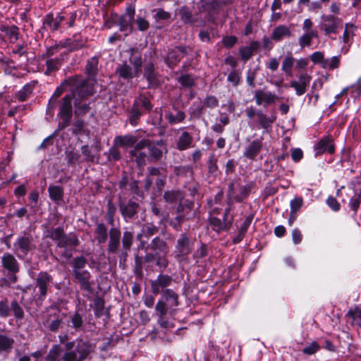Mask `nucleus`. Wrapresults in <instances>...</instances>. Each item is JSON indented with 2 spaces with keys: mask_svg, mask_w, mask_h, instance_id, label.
<instances>
[{
  "mask_svg": "<svg viewBox=\"0 0 361 361\" xmlns=\"http://www.w3.org/2000/svg\"><path fill=\"white\" fill-rule=\"evenodd\" d=\"M91 346L85 341L68 342L65 344L63 361H83L89 355Z\"/></svg>",
  "mask_w": 361,
  "mask_h": 361,
  "instance_id": "nucleus-1",
  "label": "nucleus"
},
{
  "mask_svg": "<svg viewBox=\"0 0 361 361\" xmlns=\"http://www.w3.org/2000/svg\"><path fill=\"white\" fill-rule=\"evenodd\" d=\"M178 304V295L173 290L167 289L164 292L161 300L157 303L155 310L162 318L168 312L171 313Z\"/></svg>",
  "mask_w": 361,
  "mask_h": 361,
  "instance_id": "nucleus-2",
  "label": "nucleus"
},
{
  "mask_svg": "<svg viewBox=\"0 0 361 361\" xmlns=\"http://www.w3.org/2000/svg\"><path fill=\"white\" fill-rule=\"evenodd\" d=\"M147 148L149 150L150 149L152 155L155 158H159L164 149V147L162 144H158V147H152L150 149V145L148 142L146 140H142L137 144L135 148L130 151V156L132 158H135V161H137L138 165H142L145 163V159L146 157L145 152H140V151L143 148Z\"/></svg>",
  "mask_w": 361,
  "mask_h": 361,
  "instance_id": "nucleus-3",
  "label": "nucleus"
},
{
  "mask_svg": "<svg viewBox=\"0 0 361 361\" xmlns=\"http://www.w3.org/2000/svg\"><path fill=\"white\" fill-rule=\"evenodd\" d=\"M130 62L133 67L130 68L127 64H123L117 68V71L119 73L120 76L125 79H130L133 77L137 76L141 73V58L137 54L132 55Z\"/></svg>",
  "mask_w": 361,
  "mask_h": 361,
  "instance_id": "nucleus-4",
  "label": "nucleus"
},
{
  "mask_svg": "<svg viewBox=\"0 0 361 361\" xmlns=\"http://www.w3.org/2000/svg\"><path fill=\"white\" fill-rule=\"evenodd\" d=\"M314 150L316 155L324 153L334 154L335 151L333 139L329 136L322 137L314 146Z\"/></svg>",
  "mask_w": 361,
  "mask_h": 361,
  "instance_id": "nucleus-5",
  "label": "nucleus"
},
{
  "mask_svg": "<svg viewBox=\"0 0 361 361\" xmlns=\"http://www.w3.org/2000/svg\"><path fill=\"white\" fill-rule=\"evenodd\" d=\"M322 20L324 30L326 35L336 33L338 29L340 28L342 25L341 18L332 16H323Z\"/></svg>",
  "mask_w": 361,
  "mask_h": 361,
  "instance_id": "nucleus-6",
  "label": "nucleus"
},
{
  "mask_svg": "<svg viewBox=\"0 0 361 361\" xmlns=\"http://www.w3.org/2000/svg\"><path fill=\"white\" fill-rule=\"evenodd\" d=\"M310 79L311 77L309 75L302 73L299 76L298 80H293L290 82V87L295 89L297 95H302L306 92Z\"/></svg>",
  "mask_w": 361,
  "mask_h": 361,
  "instance_id": "nucleus-7",
  "label": "nucleus"
},
{
  "mask_svg": "<svg viewBox=\"0 0 361 361\" xmlns=\"http://www.w3.org/2000/svg\"><path fill=\"white\" fill-rule=\"evenodd\" d=\"M255 102L258 105H269L276 99V96L269 92L257 90L255 93Z\"/></svg>",
  "mask_w": 361,
  "mask_h": 361,
  "instance_id": "nucleus-8",
  "label": "nucleus"
},
{
  "mask_svg": "<svg viewBox=\"0 0 361 361\" xmlns=\"http://www.w3.org/2000/svg\"><path fill=\"white\" fill-rule=\"evenodd\" d=\"M63 20V16L60 14L56 17H54L53 15H47L44 20V27L51 30H56Z\"/></svg>",
  "mask_w": 361,
  "mask_h": 361,
  "instance_id": "nucleus-9",
  "label": "nucleus"
},
{
  "mask_svg": "<svg viewBox=\"0 0 361 361\" xmlns=\"http://www.w3.org/2000/svg\"><path fill=\"white\" fill-rule=\"evenodd\" d=\"M71 96L66 95L63 99V103L60 109V115L65 122L68 121L72 111Z\"/></svg>",
  "mask_w": 361,
  "mask_h": 361,
  "instance_id": "nucleus-10",
  "label": "nucleus"
},
{
  "mask_svg": "<svg viewBox=\"0 0 361 361\" xmlns=\"http://www.w3.org/2000/svg\"><path fill=\"white\" fill-rule=\"evenodd\" d=\"M292 35L290 28L286 25H280L274 28L271 37L274 40L281 41L284 37H289Z\"/></svg>",
  "mask_w": 361,
  "mask_h": 361,
  "instance_id": "nucleus-11",
  "label": "nucleus"
},
{
  "mask_svg": "<svg viewBox=\"0 0 361 361\" xmlns=\"http://www.w3.org/2000/svg\"><path fill=\"white\" fill-rule=\"evenodd\" d=\"M317 37V31L304 32V34L299 37L298 43L301 48L310 47L311 45L312 40Z\"/></svg>",
  "mask_w": 361,
  "mask_h": 361,
  "instance_id": "nucleus-12",
  "label": "nucleus"
},
{
  "mask_svg": "<svg viewBox=\"0 0 361 361\" xmlns=\"http://www.w3.org/2000/svg\"><path fill=\"white\" fill-rule=\"evenodd\" d=\"M121 233L116 228H111L110 230V240L109 244V250L111 252H114L120 243Z\"/></svg>",
  "mask_w": 361,
  "mask_h": 361,
  "instance_id": "nucleus-13",
  "label": "nucleus"
},
{
  "mask_svg": "<svg viewBox=\"0 0 361 361\" xmlns=\"http://www.w3.org/2000/svg\"><path fill=\"white\" fill-rule=\"evenodd\" d=\"M65 348H62L59 345H54L48 355V361H63V353Z\"/></svg>",
  "mask_w": 361,
  "mask_h": 361,
  "instance_id": "nucleus-14",
  "label": "nucleus"
},
{
  "mask_svg": "<svg viewBox=\"0 0 361 361\" xmlns=\"http://www.w3.org/2000/svg\"><path fill=\"white\" fill-rule=\"evenodd\" d=\"M15 247L18 256H21V253L25 255L30 249V240L27 238H20L15 244Z\"/></svg>",
  "mask_w": 361,
  "mask_h": 361,
  "instance_id": "nucleus-15",
  "label": "nucleus"
},
{
  "mask_svg": "<svg viewBox=\"0 0 361 361\" xmlns=\"http://www.w3.org/2000/svg\"><path fill=\"white\" fill-rule=\"evenodd\" d=\"M2 263L7 269L16 271L18 270V264L16 259L11 255H5L2 257Z\"/></svg>",
  "mask_w": 361,
  "mask_h": 361,
  "instance_id": "nucleus-16",
  "label": "nucleus"
},
{
  "mask_svg": "<svg viewBox=\"0 0 361 361\" xmlns=\"http://www.w3.org/2000/svg\"><path fill=\"white\" fill-rule=\"evenodd\" d=\"M183 56V49L180 47H176L175 49L169 52L167 55L168 63L173 65L176 63Z\"/></svg>",
  "mask_w": 361,
  "mask_h": 361,
  "instance_id": "nucleus-17",
  "label": "nucleus"
},
{
  "mask_svg": "<svg viewBox=\"0 0 361 361\" xmlns=\"http://www.w3.org/2000/svg\"><path fill=\"white\" fill-rule=\"evenodd\" d=\"M192 142V137L188 133H183L177 142L178 148L180 150L188 149Z\"/></svg>",
  "mask_w": 361,
  "mask_h": 361,
  "instance_id": "nucleus-18",
  "label": "nucleus"
},
{
  "mask_svg": "<svg viewBox=\"0 0 361 361\" xmlns=\"http://www.w3.org/2000/svg\"><path fill=\"white\" fill-rule=\"evenodd\" d=\"M133 13H129L122 16L120 19V26L121 31H128L131 30Z\"/></svg>",
  "mask_w": 361,
  "mask_h": 361,
  "instance_id": "nucleus-19",
  "label": "nucleus"
},
{
  "mask_svg": "<svg viewBox=\"0 0 361 361\" xmlns=\"http://www.w3.org/2000/svg\"><path fill=\"white\" fill-rule=\"evenodd\" d=\"M51 277L47 274L43 273L39 275L37 279V286L39 288L42 295H45L47 293V284L49 283Z\"/></svg>",
  "mask_w": 361,
  "mask_h": 361,
  "instance_id": "nucleus-20",
  "label": "nucleus"
},
{
  "mask_svg": "<svg viewBox=\"0 0 361 361\" xmlns=\"http://www.w3.org/2000/svg\"><path fill=\"white\" fill-rule=\"evenodd\" d=\"M49 197L54 201H59L63 197V189L59 185H50L48 189Z\"/></svg>",
  "mask_w": 361,
  "mask_h": 361,
  "instance_id": "nucleus-21",
  "label": "nucleus"
},
{
  "mask_svg": "<svg viewBox=\"0 0 361 361\" xmlns=\"http://www.w3.org/2000/svg\"><path fill=\"white\" fill-rule=\"evenodd\" d=\"M115 142L117 145L129 147L133 145L135 143L136 139L134 136L128 135L123 137H116Z\"/></svg>",
  "mask_w": 361,
  "mask_h": 361,
  "instance_id": "nucleus-22",
  "label": "nucleus"
},
{
  "mask_svg": "<svg viewBox=\"0 0 361 361\" xmlns=\"http://www.w3.org/2000/svg\"><path fill=\"white\" fill-rule=\"evenodd\" d=\"M262 143L259 141L252 142L245 152V155L249 158H253L259 152Z\"/></svg>",
  "mask_w": 361,
  "mask_h": 361,
  "instance_id": "nucleus-23",
  "label": "nucleus"
},
{
  "mask_svg": "<svg viewBox=\"0 0 361 361\" xmlns=\"http://www.w3.org/2000/svg\"><path fill=\"white\" fill-rule=\"evenodd\" d=\"M96 238L99 243H104L107 239L106 228L104 224H99L97 225L96 231Z\"/></svg>",
  "mask_w": 361,
  "mask_h": 361,
  "instance_id": "nucleus-24",
  "label": "nucleus"
},
{
  "mask_svg": "<svg viewBox=\"0 0 361 361\" xmlns=\"http://www.w3.org/2000/svg\"><path fill=\"white\" fill-rule=\"evenodd\" d=\"M294 59L291 56H286L282 63L281 69L287 75H292V67L293 66Z\"/></svg>",
  "mask_w": 361,
  "mask_h": 361,
  "instance_id": "nucleus-25",
  "label": "nucleus"
},
{
  "mask_svg": "<svg viewBox=\"0 0 361 361\" xmlns=\"http://www.w3.org/2000/svg\"><path fill=\"white\" fill-rule=\"evenodd\" d=\"M13 340L4 335H0V351L11 348Z\"/></svg>",
  "mask_w": 361,
  "mask_h": 361,
  "instance_id": "nucleus-26",
  "label": "nucleus"
},
{
  "mask_svg": "<svg viewBox=\"0 0 361 361\" xmlns=\"http://www.w3.org/2000/svg\"><path fill=\"white\" fill-rule=\"evenodd\" d=\"M339 63L340 59L338 56H333L329 59H326L323 68L326 69H334L338 66Z\"/></svg>",
  "mask_w": 361,
  "mask_h": 361,
  "instance_id": "nucleus-27",
  "label": "nucleus"
},
{
  "mask_svg": "<svg viewBox=\"0 0 361 361\" xmlns=\"http://www.w3.org/2000/svg\"><path fill=\"white\" fill-rule=\"evenodd\" d=\"M177 248L180 255H184L188 252V239L183 237L178 241Z\"/></svg>",
  "mask_w": 361,
  "mask_h": 361,
  "instance_id": "nucleus-28",
  "label": "nucleus"
},
{
  "mask_svg": "<svg viewBox=\"0 0 361 361\" xmlns=\"http://www.w3.org/2000/svg\"><path fill=\"white\" fill-rule=\"evenodd\" d=\"M78 244V239L74 235H71L69 237H64L61 241L59 243L60 246H75Z\"/></svg>",
  "mask_w": 361,
  "mask_h": 361,
  "instance_id": "nucleus-29",
  "label": "nucleus"
},
{
  "mask_svg": "<svg viewBox=\"0 0 361 361\" xmlns=\"http://www.w3.org/2000/svg\"><path fill=\"white\" fill-rule=\"evenodd\" d=\"M310 59L313 63H319L323 68V65L325 62L326 59H324V56L322 52H321V51L314 52L311 55Z\"/></svg>",
  "mask_w": 361,
  "mask_h": 361,
  "instance_id": "nucleus-30",
  "label": "nucleus"
},
{
  "mask_svg": "<svg viewBox=\"0 0 361 361\" xmlns=\"http://www.w3.org/2000/svg\"><path fill=\"white\" fill-rule=\"evenodd\" d=\"M60 62L58 59H49L47 61L46 73L49 74L59 68Z\"/></svg>",
  "mask_w": 361,
  "mask_h": 361,
  "instance_id": "nucleus-31",
  "label": "nucleus"
},
{
  "mask_svg": "<svg viewBox=\"0 0 361 361\" xmlns=\"http://www.w3.org/2000/svg\"><path fill=\"white\" fill-rule=\"evenodd\" d=\"M74 274L76 277L82 284H86L90 278V274L87 271H82L81 270H74Z\"/></svg>",
  "mask_w": 361,
  "mask_h": 361,
  "instance_id": "nucleus-32",
  "label": "nucleus"
},
{
  "mask_svg": "<svg viewBox=\"0 0 361 361\" xmlns=\"http://www.w3.org/2000/svg\"><path fill=\"white\" fill-rule=\"evenodd\" d=\"M6 35L9 37L11 42H14L18 39V28L15 26L7 27L6 30Z\"/></svg>",
  "mask_w": 361,
  "mask_h": 361,
  "instance_id": "nucleus-33",
  "label": "nucleus"
},
{
  "mask_svg": "<svg viewBox=\"0 0 361 361\" xmlns=\"http://www.w3.org/2000/svg\"><path fill=\"white\" fill-rule=\"evenodd\" d=\"M167 117L171 123H176L181 122L183 121L185 118V114L182 111H178L176 114V116L172 115L171 114H169L167 115Z\"/></svg>",
  "mask_w": 361,
  "mask_h": 361,
  "instance_id": "nucleus-34",
  "label": "nucleus"
},
{
  "mask_svg": "<svg viewBox=\"0 0 361 361\" xmlns=\"http://www.w3.org/2000/svg\"><path fill=\"white\" fill-rule=\"evenodd\" d=\"M97 68V60L94 58L91 59L87 64L86 71L90 75L94 74Z\"/></svg>",
  "mask_w": 361,
  "mask_h": 361,
  "instance_id": "nucleus-35",
  "label": "nucleus"
},
{
  "mask_svg": "<svg viewBox=\"0 0 361 361\" xmlns=\"http://www.w3.org/2000/svg\"><path fill=\"white\" fill-rule=\"evenodd\" d=\"M10 308L6 300L0 302V317H6L9 315Z\"/></svg>",
  "mask_w": 361,
  "mask_h": 361,
  "instance_id": "nucleus-36",
  "label": "nucleus"
},
{
  "mask_svg": "<svg viewBox=\"0 0 361 361\" xmlns=\"http://www.w3.org/2000/svg\"><path fill=\"white\" fill-rule=\"evenodd\" d=\"M171 17V15L169 12L164 11L161 8H159L157 11L154 18L157 21L160 20H166Z\"/></svg>",
  "mask_w": 361,
  "mask_h": 361,
  "instance_id": "nucleus-37",
  "label": "nucleus"
},
{
  "mask_svg": "<svg viewBox=\"0 0 361 361\" xmlns=\"http://www.w3.org/2000/svg\"><path fill=\"white\" fill-rule=\"evenodd\" d=\"M133 240V234L130 232L126 231L123 233V245L125 249H129L131 246Z\"/></svg>",
  "mask_w": 361,
  "mask_h": 361,
  "instance_id": "nucleus-38",
  "label": "nucleus"
},
{
  "mask_svg": "<svg viewBox=\"0 0 361 361\" xmlns=\"http://www.w3.org/2000/svg\"><path fill=\"white\" fill-rule=\"evenodd\" d=\"M319 348L317 343L312 342L303 349V353L307 355L314 354Z\"/></svg>",
  "mask_w": 361,
  "mask_h": 361,
  "instance_id": "nucleus-39",
  "label": "nucleus"
},
{
  "mask_svg": "<svg viewBox=\"0 0 361 361\" xmlns=\"http://www.w3.org/2000/svg\"><path fill=\"white\" fill-rule=\"evenodd\" d=\"M11 307L13 311L14 315L18 319H22L23 317V310H22V308L20 307L17 302L13 301L11 304Z\"/></svg>",
  "mask_w": 361,
  "mask_h": 361,
  "instance_id": "nucleus-40",
  "label": "nucleus"
},
{
  "mask_svg": "<svg viewBox=\"0 0 361 361\" xmlns=\"http://www.w3.org/2000/svg\"><path fill=\"white\" fill-rule=\"evenodd\" d=\"M253 52V48L252 47H245L240 49V54L241 57L244 60H247L251 57Z\"/></svg>",
  "mask_w": 361,
  "mask_h": 361,
  "instance_id": "nucleus-41",
  "label": "nucleus"
},
{
  "mask_svg": "<svg viewBox=\"0 0 361 361\" xmlns=\"http://www.w3.org/2000/svg\"><path fill=\"white\" fill-rule=\"evenodd\" d=\"M32 92L31 87L28 85L25 86L22 90L18 93V97L20 101H24L28 95Z\"/></svg>",
  "mask_w": 361,
  "mask_h": 361,
  "instance_id": "nucleus-42",
  "label": "nucleus"
},
{
  "mask_svg": "<svg viewBox=\"0 0 361 361\" xmlns=\"http://www.w3.org/2000/svg\"><path fill=\"white\" fill-rule=\"evenodd\" d=\"M240 75L235 71H231L228 76V80L235 86L238 85L240 82Z\"/></svg>",
  "mask_w": 361,
  "mask_h": 361,
  "instance_id": "nucleus-43",
  "label": "nucleus"
},
{
  "mask_svg": "<svg viewBox=\"0 0 361 361\" xmlns=\"http://www.w3.org/2000/svg\"><path fill=\"white\" fill-rule=\"evenodd\" d=\"M302 205V200L301 198H295L290 202L291 213L296 212Z\"/></svg>",
  "mask_w": 361,
  "mask_h": 361,
  "instance_id": "nucleus-44",
  "label": "nucleus"
},
{
  "mask_svg": "<svg viewBox=\"0 0 361 361\" xmlns=\"http://www.w3.org/2000/svg\"><path fill=\"white\" fill-rule=\"evenodd\" d=\"M250 223H251V219H248V218H247V219L245 221V222L243 223V226H242V227H241V229H240V232L239 237H238V238H236V239H235V240H234V242H235V243H238V242H239V241L242 239V238H243V235H244V234H245V233L246 232V231H247V227L249 226V225L250 224Z\"/></svg>",
  "mask_w": 361,
  "mask_h": 361,
  "instance_id": "nucleus-45",
  "label": "nucleus"
},
{
  "mask_svg": "<svg viewBox=\"0 0 361 361\" xmlns=\"http://www.w3.org/2000/svg\"><path fill=\"white\" fill-rule=\"evenodd\" d=\"M136 21L140 30L145 31L149 28V23L146 19L143 18H137Z\"/></svg>",
  "mask_w": 361,
  "mask_h": 361,
  "instance_id": "nucleus-46",
  "label": "nucleus"
},
{
  "mask_svg": "<svg viewBox=\"0 0 361 361\" xmlns=\"http://www.w3.org/2000/svg\"><path fill=\"white\" fill-rule=\"evenodd\" d=\"M51 238L53 240H58L59 243L62 240L63 238H64V236L63 235V231L60 228H57L54 229L51 233Z\"/></svg>",
  "mask_w": 361,
  "mask_h": 361,
  "instance_id": "nucleus-47",
  "label": "nucleus"
},
{
  "mask_svg": "<svg viewBox=\"0 0 361 361\" xmlns=\"http://www.w3.org/2000/svg\"><path fill=\"white\" fill-rule=\"evenodd\" d=\"M179 82L184 86L190 87L194 83L193 79L188 75H182L179 78Z\"/></svg>",
  "mask_w": 361,
  "mask_h": 361,
  "instance_id": "nucleus-48",
  "label": "nucleus"
},
{
  "mask_svg": "<svg viewBox=\"0 0 361 361\" xmlns=\"http://www.w3.org/2000/svg\"><path fill=\"white\" fill-rule=\"evenodd\" d=\"M326 203L329 207L334 211H338L340 209V204L334 197H329L326 200Z\"/></svg>",
  "mask_w": 361,
  "mask_h": 361,
  "instance_id": "nucleus-49",
  "label": "nucleus"
},
{
  "mask_svg": "<svg viewBox=\"0 0 361 361\" xmlns=\"http://www.w3.org/2000/svg\"><path fill=\"white\" fill-rule=\"evenodd\" d=\"M237 41V39L234 36H227L222 39V43L225 47H233Z\"/></svg>",
  "mask_w": 361,
  "mask_h": 361,
  "instance_id": "nucleus-50",
  "label": "nucleus"
},
{
  "mask_svg": "<svg viewBox=\"0 0 361 361\" xmlns=\"http://www.w3.org/2000/svg\"><path fill=\"white\" fill-rule=\"evenodd\" d=\"M204 105L209 108H214L218 105V101L216 97L209 96L205 99Z\"/></svg>",
  "mask_w": 361,
  "mask_h": 361,
  "instance_id": "nucleus-51",
  "label": "nucleus"
},
{
  "mask_svg": "<svg viewBox=\"0 0 361 361\" xmlns=\"http://www.w3.org/2000/svg\"><path fill=\"white\" fill-rule=\"evenodd\" d=\"M157 281L158 282V283L160 285V286L161 288H164L170 284L171 279H170V277H169L167 276L161 275L157 278Z\"/></svg>",
  "mask_w": 361,
  "mask_h": 361,
  "instance_id": "nucleus-52",
  "label": "nucleus"
},
{
  "mask_svg": "<svg viewBox=\"0 0 361 361\" xmlns=\"http://www.w3.org/2000/svg\"><path fill=\"white\" fill-rule=\"evenodd\" d=\"M352 25L346 24L345 30L343 35V40L345 43H348L349 41V38L352 35Z\"/></svg>",
  "mask_w": 361,
  "mask_h": 361,
  "instance_id": "nucleus-53",
  "label": "nucleus"
},
{
  "mask_svg": "<svg viewBox=\"0 0 361 361\" xmlns=\"http://www.w3.org/2000/svg\"><path fill=\"white\" fill-rule=\"evenodd\" d=\"M292 239L295 244H298L302 241V235L299 230L294 229L292 231Z\"/></svg>",
  "mask_w": 361,
  "mask_h": 361,
  "instance_id": "nucleus-54",
  "label": "nucleus"
},
{
  "mask_svg": "<svg viewBox=\"0 0 361 361\" xmlns=\"http://www.w3.org/2000/svg\"><path fill=\"white\" fill-rule=\"evenodd\" d=\"M302 151L299 148L294 149L291 153L292 159L295 161H300L302 158Z\"/></svg>",
  "mask_w": 361,
  "mask_h": 361,
  "instance_id": "nucleus-55",
  "label": "nucleus"
},
{
  "mask_svg": "<svg viewBox=\"0 0 361 361\" xmlns=\"http://www.w3.org/2000/svg\"><path fill=\"white\" fill-rule=\"evenodd\" d=\"M312 27L313 23L310 18H307L304 20L302 24V30L304 32L316 31L315 30L312 29Z\"/></svg>",
  "mask_w": 361,
  "mask_h": 361,
  "instance_id": "nucleus-56",
  "label": "nucleus"
},
{
  "mask_svg": "<svg viewBox=\"0 0 361 361\" xmlns=\"http://www.w3.org/2000/svg\"><path fill=\"white\" fill-rule=\"evenodd\" d=\"M348 314L351 315L354 319H361V307H356L355 309L350 310Z\"/></svg>",
  "mask_w": 361,
  "mask_h": 361,
  "instance_id": "nucleus-57",
  "label": "nucleus"
},
{
  "mask_svg": "<svg viewBox=\"0 0 361 361\" xmlns=\"http://www.w3.org/2000/svg\"><path fill=\"white\" fill-rule=\"evenodd\" d=\"M85 261L83 258H76L74 260V270H80L84 267Z\"/></svg>",
  "mask_w": 361,
  "mask_h": 361,
  "instance_id": "nucleus-58",
  "label": "nucleus"
},
{
  "mask_svg": "<svg viewBox=\"0 0 361 361\" xmlns=\"http://www.w3.org/2000/svg\"><path fill=\"white\" fill-rule=\"evenodd\" d=\"M259 122L263 126V127L267 128L273 122V119L267 118L265 116L261 114L259 116Z\"/></svg>",
  "mask_w": 361,
  "mask_h": 361,
  "instance_id": "nucleus-59",
  "label": "nucleus"
},
{
  "mask_svg": "<svg viewBox=\"0 0 361 361\" xmlns=\"http://www.w3.org/2000/svg\"><path fill=\"white\" fill-rule=\"evenodd\" d=\"M255 73L254 71H249L247 75V82L251 87H255Z\"/></svg>",
  "mask_w": 361,
  "mask_h": 361,
  "instance_id": "nucleus-60",
  "label": "nucleus"
},
{
  "mask_svg": "<svg viewBox=\"0 0 361 361\" xmlns=\"http://www.w3.org/2000/svg\"><path fill=\"white\" fill-rule=\"evenodd\" d=\"M72 324L75 328L80 326L82 324L81 317L78 314H74V316L72 317Z\"/></svg>",
  "mask_w": 361,
  "mask_h": 361,
  "instance_id": "nucleus-61",
  "label": "nucleus"
},
{
  "mask_svg": "<svg viewBox=\"0 0 361 361\" xmlns=\"http://www.w3.org/2000/svg\"><path fill=\"white\" fill-rule=\"evenodd\" d=\"M145 305L148 307H152L154 303V298L152 295H146L144 299Z\"/></svg>",
  "mask_w": 361,
  "mask_h": 361,
  "instance_id": "nucleus-62",
  "label": "nucleus"
},
{
  "mask_svg": "<svg viewBox=\"0 0 361 361\" xmlns=\"http://www.w3.org/2000/svg\"><path fill=\"white\" fill-rule=\"evenodd\" d=\"M360 201L359 198L353 199L350 202V208L356 212L360 206Z\"/></svg>",
  "mask_w": 361,
  "mask_h": 361,
  "instance_id": "nucleus-63",
  "label": "nucleus"
},
{
  "mask_svg": "<svg viewBox=\"0 0 361 361\" xmlns=\"http://www.w3.org/2000/svg\"><path fill=\"white\" fill-rule=\"evenodd\" d=\"M286 229L283 226H278L275 228L274 233L278 237H281L284 235Z\"/></svg>",
  "mask_w": 361,
  "mask_h": 361,
  "instance_id": "nucleus-64",
  "label": "nucleus"
}]
</instances>
